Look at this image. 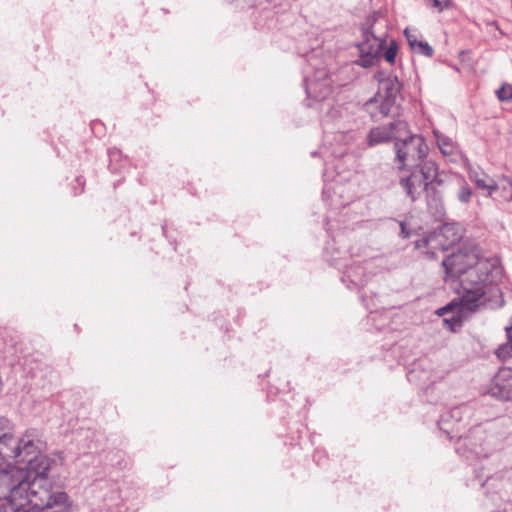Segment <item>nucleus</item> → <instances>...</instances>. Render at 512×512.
<instances>
[{"label": "nucleus", "mask_w": 512, "mask_h": 512, "mask_svg": "<svg viewBox=\"0 0 512 512\" xmlns=\"http://www.w3.org/2000/svg\"><path fill=\"white\" fill-rule=\"evenodd\" d=\"M16 468L14 437L10 433L0 435V468Z\"/></svg>", "instance_id": "obj_10"}, {"label": "nucleus", "mask_w": 512, "mask_h": 512, "mask_svg": "<svg viewBox=\"0 0 512 512\" xmlns=\"http://www.w3.org/2000/svg\"><path fill=\"white\" fill-rule=\"evenodd\" d=\"M446 280L457 279L462 288L460 303L451 302L441 308L439 315L453 312L451 318L443 322L451 331H456L462 323L465 311H474L480 299L488 293L493 286L499 285L503 278V267L498 258H482L473 251L460 249L448 256L442 262Z\"/></svg>", "instance_id": "obj_1"}, {"label": "nucleus", "mask_w": 512, "mask_h": 512, "mask_svg": "<svg viewBox=\"0 0 512 512\" xmlns=\"http://www.w3.org/2000/svg\"><path fill=\"white\" fill-rule=\"evenodd\" d=\"M361 53L364 52V45L361 46ZM377 51L369 52L367 54H361L359 60L357 61V64L362 67H370L373 66L377 60Z\"/></svg>", "instance_id": "obj_17"}, {"label": "nucleus", "mask_w": 512, "mask_h": 512, "mask_svg": "<svg viewBox=\"0 0 512 512\" xmlns=\"http://www.w3.org/2000/svg\"><path fill=\"white\" fill-rule=\"evenodd\" d=\"M408 41L411 48L416 52L428 57L433 55V48L428 43L419 41L417 39H411L410 37H408Z\"/></svg>", "instance_id": "obj_15"}, {"label": "nucleus", "mask_w": 512, "mask_h": 512, "mask_svg": "<svg viewBox=\"0 0 512 512\" xmlns=\"http://www.w3.org/2000/svg\"><path fill=\"white\" fill-rule=\"evenodd\" d=\"M402 233L404 234V237H408V234L405 233V227L404 224H401Z\"/></svg>", "instance_id": "obj_21"}, {"label": "nucleus", "mask_w": 512, "mask_h": 512, "mask_svg": "<svg viewBox=\"0 0 512 512\" xmlns=\"http://www.w3.org/2000/svg\"><path fill=\"white\" fill-rule=\"evenodd\" d=\"M468 178L477 189L486 191V195L489 197L493 196L497 191L496 181L480 169L470 166L468 168Z\"/></svg>", "instance_id": "obj_11"}, {"label": "nucleus", "mask_w": 512, "mask_h": 512, "mask_svg": "<svg viewBox=\"0 0 512 512\" xmlns=\"http://www.w3.org/2000/svg\"><path fill=\"white\" fill-rule=\"evenodd\" d=\"M439 167L433 160L415 166L410 174L400 178V185L411 200H416L438 177Z\"/></svg>", "instance_id": "obj_5"}, {"label": "nucleus", "mask_w": 512, "mask_h": 512, "mask_svg": "<svg viewBox=\"0 0 512 512\" xmlns=\"http://www.w3.org/2000/svg\"><path fill=\"white\" fill-rule=\"evenodd\" d=\"M426 3L428 6L435 8L438 11H442L448 6L449 0H426Z\"/></svg>", "instance_id": "obj_20"}, {"label": "nucleus", "mask_w": 512, "mask_h": 512, "mask_svg": "<svg viewBox=\"0 0 512 512\" xmlns=\"http://www.w3.org/2000/svg\"><path fill=\"white\" fill-rule=\"evenodd\" d=\"M395 160L400 170L408 166H417L426 161L429 148L422 135L411 134L398 139L394 144Z\"/></svg>", "instance_id": "obj_4"}, {"label": "nucleus", "mask_w": 512, "mask_h": 512, "mask_svg": "<svg viewBox=\"0 0 512 512\" xmlns=\"http://www.w3.org/2000/svg\"><path fill=\"white\" fill-rule=\"evenodd\" d=\"M498 198L503 201H512V181L507 177H502L496 182Z\"/></svg>", "instance_id": "obj_12"}, {"label": "nucleus", "mask_w": 512, "mask_h": 512, "mask_svg": "<svg viewBox=\"0 0 512 512\" xmlns=\"http://www.w3.org/2000/svg\"><path fill=\"white\" fill-rule=\"evenodd\" d=\"M31 473H24L22 469H3L0 471V501L4 511H17L23 503V495L31 487Z\"/></svg>", "instance_id": "obj_3"}, {"label": "nucleus", "mask_w": 512, "mask_h": 512, "mask_svg": "<svg viewBox=\"0 0 512 512\" xmlns=\"http://www.w3.org/2000/svg\"><path fill=\"white\" fill-rule=\"evenodd\" d=\"M408 127L406 122L398 121L390 124L389 126H381L374 128L369 133L370 145L387 142L391 139H399L402 136V131Z\"/></svg>", "instance_id": "obj_9"}, {"label": "nucleus", "mask_w": 512, "mask_h": 512, "mask_svg": "<svg viewBox=\"0 0 512 512\" xmlns=\"http://www.w3.org/2000/svg\"><path fill=\"white\" fill-rule=\"evenodd\" d=\"M497 97L500 101H508L512 99V86L509 84H503L497 90Z\"/></svg>", "instance_id": "obj_18"}, {"label": "nucleus", "mask_w": 512, "mask_h": 512, "mask_svg": "<svg viewBox=\"0 0 512 512\" xmlns=\"http://www.w3.org/2000/svg\"><path fill=\"white\" fill-rule=\"evenodd\" d=\"M489 391L496 398L512 400V368H500L493 377Z\"/></svg>", "instance_id": "obj_8"}, {"label": "nucleus", "mask_w": 512, "mask_h": 512, "mask_svg": "<svg viewBox=\"0 0 512 512\" xmlns=\"http://www.w3.org/2000/svg\"><path fill=\"white\" fill-rule=\"evenodd\" d=\"M14 448L16 469H22L24 473H31V480L35 474L46 477L47 464L41 456V443L36 430H27L18 441L14 439Z\"/></svg>", "instance_id": "obj_2"}, {"label": "nucleus", "mask_w": 512, "mask_h": 512, "mask_svg": "<svg viewBox=\"0 0 512 512\" xmlns=\"http://www.w3.org/2000/svg\"><path fill=\"white\" fill-rule=\"evenodd\" d=\"M398 52V46L395 42H391L388 48L384 52V58L390 64L395 62V58Z\"/></svg>", "instance_id": "obj_19"}, {"label": "nucleus", "mask_w": 512, "mask_h": 512, "mask_svg": "<svg viewBox=\"0 0 512 512\" xmlns=\"http://www.w3.org/2000/svg\"><path fill=\"white\" fill-rule=\"evenodd\" d=\"M462 238L461 228L455 223L443 224L428 237L415 243L416 249H427L426 254L434 257L436 251L446 250Z\"/></svg>", "instance_id": "obj_6"}, {"label": "nucleus", "mask_w": 512, "mask_h": 512, "mask_svg": "<svg viewBox=\"0 0 512 512\" xmlns=\"http://www.w3.org/2000/svg\"><path fill=\"white\" fill-rule=\"evenodd\" d=\"M508 342L499 346L495 351L496 356L501 360L505 361L512 357V326L507 328Z\"/></svg>", "instance_id": "obj_13"}, {"label": "nucleus", "mask_w": 512, "mask_h": 512, "mask_svg": "<svg viewBox=\"0 0 512 512\" xmlns=\"http://www.w3.org/2000/svg\"><path fill=\"white\" fill-rule=\"evenodd\" d=\"M400 82L396 77H387L379 81V87L374 100L367 102L373 117H385L393 109L400 93Z\"/></svg>", "instance_id": "obj_7"}, {"label": "nucleus", "mask_w": 512, "mask_h": 512, "mask_svg": "<svg viewBox=\"0 0 512 512\" xmlns=\"http://www.w3.org/2000/svg\"><path fill=\"white\" fill-rule=\"evenodd\" d=\"M473 195V191L465 180H462L457 191V198L461 203H469Z\"/></svg>", "instance_id": "obj_16"}, {"label": "nucleus", "mask_w": 512, "mask_h": 512, "mask_svg": "<svg viewBox=\"0 0 512 512\" xmlns=\"http://www.w3.org/2000/svg\"><path fill=\"white\" fill-rule=\"evenodd\" d=\"M436 137L438 147L444 156H451L455 153L456 145L452 139L443 135H436Z\"/></svg>", "instance_id": "obj_14"}]
</instances>
